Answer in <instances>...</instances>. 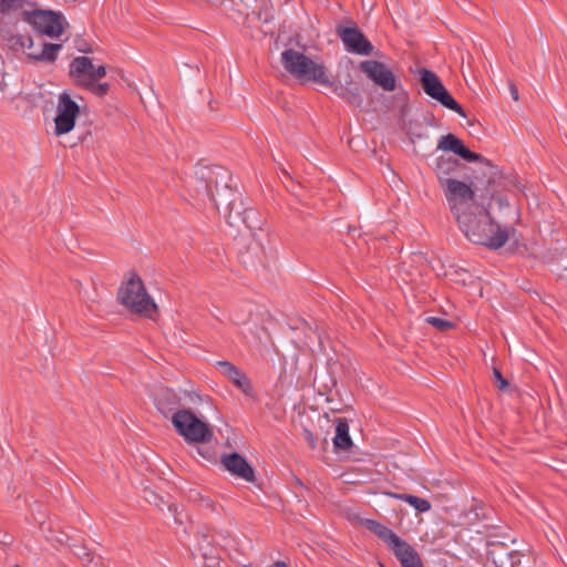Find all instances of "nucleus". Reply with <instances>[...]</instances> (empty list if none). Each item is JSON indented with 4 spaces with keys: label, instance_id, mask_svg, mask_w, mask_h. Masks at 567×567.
I'll use <instances>...</instances> for the list:
<instances>
[{
    "label": "nucleus",
    "instance_id": "8",
    "mask_svg": "<svg viewBox=\"0 0 567 567\" xmlns=\"http://www.w3.org/2000/svg\"><path fill=\"white\" fill-rule=\"evenodd\" d=\"M196 179L197 190L212 200L218 207L217 196L220 192H228L230 188V174L219 166H197Z\"/></svg>",
    "mask_w": 567,
    "mask_h": 567
},
{
    "label": "nucleus",
    "instance_id": "29",
    "mask_svg": "<svg viewBox=\"0 0 567 567\" xmlns=\"http://www.w3.org/2000/svg\"><path fill=\"white\" fill-rule=\"evenodd\" d=\"M202 539H203V542L202 540L198 542V548H199V550L203 551L204 556H207V551H206L205 546H204L203 543L205 542V543L209 544V540H208V537L206 535H203Z\"/></svg>",
    "mask_w": 567,
    "mask_h": 567
},
{
    "label": "nucleus",
    "instance_id": "36",
    "mask_svg": "<svg viewBox=\"0 0 567 567\" xmlns=\"http://www.w3.org/2000/svg\"><path fill=\"white\" fill-rule=\"evenodd\" d=\"M168 509L171 512H173L174 514H176L177 507L175 505H171V506H168Z\"/></svg>",
    "mask_w": 567,
    "mask_h": 567
},
{
    "label": "nucleus",
    "instance_id": "30",
    "mask_svg": "<svg viewBox=\"0 0 567 567\" xmlns=\"http://www.w3.org/2000/svg\"><path fill=\"white\" fill-rule=\"evenodd\" d=\"M509 91H511V95H512L513 100L514 101H518L519 94H518L517 87L514 84H511L509 85Z\"/></svg>",
    "mask_w": 567,
    "mask_h": 567
},
{
    "label": "nucleus",
    "instance_id": "1",
    "mask_svg": "<svg viewBox=\"0 0 567 567\" xmlns=\"http://www.w3.org/2000/svg\"><path fill=\"white\" fill-rule=\"evenodd\" d=\"M441 188L455 221L470 241L491 249L506 244L508 228L495 223L488 208L475 200V190L470 184L455 179Z\"/></svg>",
    "mask_w": 567,
    "mask_h": 567
},
{
    "label": "nucleus",
    "instance_id": "37",
    "mask_svg": "<svg viewBox=\"0 0 567 567\" xmlns=\"http://www.w3.org/2000/svg\"><path fill=\"white\" fill-rule=\"evenodd\" d=\"M28 41H29V45H28V48H29V49H31V48H32V45H33V41H32V39H28Z\"/></svg>",
    "mask_w": 567,
    "mask_h": 567
},
{
    "label": "nucleus",
    "instance_id": "4",
    "mask_svg": "<svg viewBox=\"0 0 567 567\" xmlns=\"http://www.w3.org/2000/svg\"><path fill=\"white\" fill-rule=\"evenodd\" d=\"M69 75L78 86L89 90L96 96H104L110 90L107 83H99L106 75L105 65H94L87 56L74 58L70 63Z\"/></svg>",
    "mask_w": 567,
    "mask_h": 567
},
{
    "label": "nucleus",
    "instance_id": "11",
    "mask_svg": "<svg viewBox=\"0 0 567 567\" xmlns=\"http://www.w3.org/2000/svg\"><path fill=\"white\" fill-rule=\"evenodd\" d=\"M80 113V107L68 93L59 96L56 115L54 118L55 134L63 135L71 132L75 125V120Z\"/></svg>",
    "mask_w": 567,
    "mask_h": 567
},
{
    "label": "nucleus",
    "instance_id": "13",
    "mask_svg": "<svg viewBox=\"0 0 567 567\" xmlns=\"http://www.w3.org/2000/svg\"><path fill=\"white\" fill-rule=\"evenodd\" d=\"M336 31L348 52L358 55H370L372 53V43L358 28L338 25Z\"/></svg>",
    "mask_w": 567,
    "mask_h": 567
},
{
    "label": "nucleus",
    "instance_id": "24",
    "mask_svg": "<svg viewBox=\"0 0 567 567\" xmlns=\"http://www.w3.org/2000/svg\"><path fill=\"white\" fill-rule=\"evenodd\" d=\"M81 300L86 305L89 311L93 310V303H99L101 301L100 295L94 291L92 295H90L86 290L80 291Z\"/></svg>",
    "mask_w": 567,
    "mask_h": 567
},
{
    "label": "nucleus",
    "instance_id": "21",
    "mask_svg": "<svg viewBox=\"0 0 567 567\" xmlns=\"http://www.w3.org/2000/svg\"><path fill=\"white\" fill-rule=\"evenodd\" d=\"M333 444L340 450H348L352 445V440L349 434V424L346 419H339L337 422Z\"/></svg>",
    "mask_w": 567,
    "mask_h": 567
},
{
    "label": "nucleus",
    "instance_id": "20",
    "mask_svg": "<svg viewBox=\"0 0 567 567\" xmlns=\"http://www.w3.org/2000/svg\"><path fill=\"white\" fill-rule=\"evenodd\" d=\"M62 50V44L60 43H42V48L40 51H31L29 52V58L34 61H44V62H54L58 58L59 52Z\"/></svg>",
    "mask_w": 567,
    "mask_h": 567
},
{
    "label": "nucleus",
    "instance_id": "35",
    "mask_svg": "<svg viewBox=\"0 0 567 567\" xmlns=\"http://www.w3.org/2000/svg\"><path fill=\"white\" fill-rule=\"evenodd\" d=\"M267 567H287V565L284 561H277L270 566Z\"/></svg>",
    "mask_w": 567,
    "mask_h": 567
},
{
    "label": "nucleus",
    "instance_id": "23",
    "mask_svg": "<svg viewBox=\"0 0 567 567\" xmlns=\"http://www.w3.org/2000/svg\"><path fill=\"white\" fill-rule=\"evenodd\" d=\"M406 503L410 504L416 512L426 513L431 509V503L415 495H409Z\"/></svg>",
    "mask_w": 567,
    "mask_h": 567
},
{
    "label": "nucleus",
    "instance_id": "18",
    "mask_svg": "<svg viewBox=\"0 0 567 567\" xmlns=\"http://www.w3.org/2000/svg\"><path fill=\"white\" fill-rule=\"evenodd\" d=\"M179 402L181 399L177 393L168 388L158 389L154 398V403L162 414L172 412L179 405Z\"/></svg>",
    "mask_w": 567,
    "mask_h": 567
},
{
    "label": "nucleus",
    "instance_id": "3",
    "mask_svg": "<svg viewBox=\"0 0 567 567\" xmlns=\"http://www.w3.org/2000/svg\"><path fill=\"white\" fill-rule=\"evenodd\" d=\"M117 298L131 312L142 317L154 319L158 312V307L154 299L146 291L142 278L132 272L121 285Z\"/></svg>",
    "mask_w": 567,
    "mask_h": 567
},
{
    "label": "nucleus",
    "instance_id": "19",
    "mask_svg": "<svg viewBox=\"0 0 567 567\" xmlns=\"http://www.w3.org/2000/svg\"><path fill=\"white\" fill-rule=\"evenodd\" d=\"M266 256V248L261 240L252 236L245 252H241L240 258L245 265L256 266L261 264Z\"/></svg>",
    "mask_w": 567,
    "mask_h": 567
},
{
    "label": "nucleus",
    "instance_id": "5",
    "mask_svg": "<svg viewBox=\"0 0 567 567\" xmlns=\"http://www.w3.org/2000/svg\"><path fill=\"white\" fill-rule=\"evenodd\" d=\"M361 524L382 539L400 560L402 567H423L417 551L401 539L391 528L375 519H363Z\"/></svg>",
    "mask_w": 567,
    "mask_h": 567
},
{
    "label": "nucleus",
    "instance_id": "22",
    "mask_svg": "<svg viewBox=\"0 0 567 567\" xmlns=\"http://www.w3.org/2000/svg\"><path fill=\"white\" fill-rule=\"evenodd\" d=\"M30 0H0V14L22 9Z\"/></svg>",
    "mask_w": 567,
    "mask_h": 567
},
{
    "label": "nucleus",
    "instance_id": "15",
    "mask_svg": "<svg viewBox=\"0 0 567 567\" xmlns=\"http://www.w3.org/2000/svg\"><path fill=\"white\" fill-rule=\"evenodd\" d=\"M216 369L229 380L236 388L241 390L246 395H251L252 385L248 377L239 368L228 361H217Z\"/></svg>",
    "mask_w": 567,
    "mask_h": 567
},
{
    "label": "nucleus",
    "instance_id": "27",
    "mask_svg": "<svg viewBox=\"0 0 567 567\" xmlns=\"http://www.w3.org/2000/svg\"><path fill=\"white\" fill-rule=\"evenodd\" d=\"M76 549L74 550V554L81 558L82 560L84 561H91L92 560V557H91V554L86 550L85 547H75Z\"/></svg>",
    "mask_w": 567,
    "mask_h": 567
},
{
    "label": "nucleus",
    "instance_id": "32",
    "mask_svg": "<svg viewBox=\"0 0 567 567\" xmlns=\"http://www.w3.org/2000/svg\"><path fill=\"white\" fill-rule=\"evenodd\" d=\"M197 453L202 455L205 460L212 458V453L209 451H204L203 449L197 447Z\"/></svg>",
    "mask_w": 567,
    "mask_h": 567
},
{
    "label": "nucleus",
    "instance_id": "33",
    "mask_svg": "<svg viewBox=\"0 0 567 567\" xmlns=\"http://www.w3.org/2000/svg\"><path fill=\"white\" fill-rule=\"evenodd\" d=\"M78 50L82 53H91L92 50L87 44L79 45Z\"/></svg>",
    "mask_w": 567,
    "mask_h": 567
},
{
    "label": "nucleus",
    "instance_id": "12",
    "mask_svg": "<svg viewBox=\"0 0 567 567\" xmlns=\"http://www.w3.org/2000/svg\"><path fill=\"white\" fill-rule=\"evenodd\" d=\"M360 70L383 91L392 92L396 89V78L386 64L377 60H365L360 63Z\"/></svg>",
    "mask_w": 567,
    "mask_h": 567
},
{
    "label": "nucleus",
    "instance_id": "10",
    "mask_svg": "<svg viewBox=\"0 0 567 567\" xmlns=\"http://www.w3.org/2000/svg\"><path fill=\"white\" fill-rule=\"evenodd\" d=\"M24 20L30 23L38 33L49 38H59L64 31V17L53 11H25Z\"/></svg>",
    "mask_w": 567,
    "mask_h": 567
},
{
    "label": "nucleus",
    "instance_id": "16",
    "mask_svg": "<svg viewBox=\"0 0 567 567\" xmlns=\"http://www.w3.org/2000/svg\"><path fill=\"white\" fill-rule=\"evenodd\" d=\"M228 224L230 226L245 225L249 229L259 227L258 214L254 208H243V203H229Z\"/></svg>",
    "mask_w": 567,
    "mask_h": 567
},
{
    "label": "nucleus",
    "instance_id": "31",
    "mask_svg": "<svg viewBox=\"0 0 567 567\" xmlns=\"http://www.w3.org/2000/svg\"><path fill=\"white\" fill-rule=\"evenodd\" d=\"M306 437H307L309 444L311 445V447H316V440H315L313 434L310 431H306Z\"/></svg>",
    "mask_w": 567,
    "mask_h": 567
},
{
    "label": "nucleus",
    "instance_id": "26",
    "mask_svg": "<svg viewBox=\"0 0 567 567\" xmlns=\"http://www.w3.org/2000/svg\"><path fill=\"white\" fill-rule=\"evenodd\" d=\"M493 375L496 381V386L499 390H505L508 386L507 380L502 375L501 371L498 369H494Z\"/></svg>",
    "mask_w": 567,
    "mask_h": 567
},
{
    "label": "nucleus",
    "instance_id": "34",
    "mask_svg": "<svg viewBox=\"0 0 567 567\" xmlns=\"http://www.w3.org/2000/svg\"><path fill=\"white\" fill-rule=\"evenodd\" d=\"M233 322L236 323V324H240V323H245L246 322V319H239L237 318L236 316H234L231 318Z\"/></svg>",
    "mask_w": 567,
    "mask_h": 567
},
{
    "label": "nucleus",
    "instance_id": "6",
    "mask_svg": "<svg viewBox=\"0 0 567 567\" xmlns=\"http://www.w3.org/2000/svg\"><path fill=\"white\" fill-rule=\"evenodd\" d=\"M437 150L451 152L467 162H480L482 175L486 178L484 186L486 192H489V186L498 175L497 167L482 155L470 151L461 138L456 135L449 133L440 137L437 142Z\"/></svg>",
    "mask_w": 567,
    "mask_h": 567
},
{
    "label": "nucleus",
    "instance_id": "17",
    "mask_svg": "<svg viewBox=\"0 0 567 567\" xmlns=\"http://www.w3.org/2000/svg\"><path fill=\"white\" fill-rule=\"evenodd\" d=\"M460 163L456 158L447 155H440L434 159L433 169L440 182L444 186L449 181H455L453 176L457 172Z\"/></svg>",
    "mask_w": 567,
    "mask_h": 567
},
{
    "label": "nucleus",
    "instance_id": "28",
    "mask_svg": "<svg viewBox=\"0 0 567 567\" xmlns=\"http://www.w3.org/2000/svg\"><path fill=\"white\" fill-rule=\"evenodd\" d=\"M388 496L392 497V498H395V499H400V501H403L406 503V498L409 497L410 494H398V493H386Z\"/></svg>",
    "mask_w": 567,
    "mask_h": 567
},
{
    "label": "nucleus",
    "instance_id": "38",
    "mask_svg": "<svg viewBox=\"0 0 567 567\" xmlns=\"http://www.w3.org/2000/svg\"><path fill=\"white\" fill-rule=\"evenodd\" d=\"M13 567H20L19 565H14Z\"/></svg>",
    "mask_w": 567,
    "mask_h": 567
},
{
    "label": "nucleus",
    "instance_id": "14",
    "mask_svg": "<svg viewBox=\"0 0 567 567\" xmlns=\"http://www.w3.org/2000/svg\"><path fill=\"white\" fill-rule=\"evenodd\" d=\"M220 462L225 470L233 476L241 478L245 482H255L256 475L254 468L239 453L233 452L230 454H224Z\"/></svg>",
    "mask_w": 567,
    "mask_h": 567
},
{
    "label": "nucleus",
    "instance_id": "7",
    "mask_svg": "<svg viewBox=\"0 0 567 567\" xmlns=\"http://www.w3.org/2000/svg\"><path fill=\"white\" fill-rule=\"evenodd\" d=\"M172 423L186 443H207L213 439L209 424L189 410H177L172 416Z\"/></svg>",
    "mask_w": 567,
    "mask_h": 567
},
{
    "label": "nucleus",
    "instance_id": "2",
    "mask_svg": "<svg viewBox=\"0 0 567 567\" xmlns=\"http://www.w3.org/2000/svg\"><path fill=\"white\" fill-rule=\"evenodd\" d=\"M284 69L295 79L301 82H313L329 87L339 97L353 103L359 99V94L350 90L352 78L350 74L346 78L344 85L340 82L331 81L328 76V69L319 59L306 55L293 49H286L281 52L280 59Z\"/></svg>",
    "mask_w": 567,
    "mask_h": 567
},
{
    "label": "nucleus",
    "instance_id": "9",
    "mask_svg": "<svg viewBox=\"0 0 567 567\" xmlns=\"http://www.w3.org/2000/svg\"><path fill=\"white\" fill-rule=\"evenodd\" d=\"M420 81L424 92L432 99L440 102L446 109L454 111L462 117H465V111L462 105L447 92L439 76L431 70L421 71Z\"/></svg>",
    "mask_w": 567,
    "mask_h": 567
},
{
    "label": "nucleus",
    "instance_id": "25",
    "mask_svg": "<svg viewBox=\"0 0 567 567\" xmlns=\"http://www.w3.org/2000/svg\"><path fill=\"white\" fill-rule=\"evenodd\" d=\"M426 322L431 326L437 328L441 331H445L447 329H451L453 327L452 322L437 318V317H429L426 318Z\"/></svg>",
    "mask_w": 567,
    "mask_h": 567
}]
</instances>
